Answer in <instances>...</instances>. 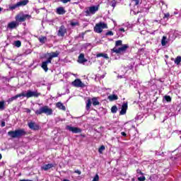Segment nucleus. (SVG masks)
<instances>
[{
    "label": "nucleus",
    "instance_id": "nucleus-26",
    "mask_svg": "<svg viewBox=\"0 0 181 181\" xmlns=\"http://www.w3.org/2000/svg\"><path fill=\"white\" fill-rule=\"evenodd\" d=\"M166 36H163L162 40H161V45L162 46H166V43H168V41H166Z\"/></svg>",
    "mask_w": 181,
    "mask_h": 181
},
{
    "label": "nucleus",
    "instance_id": "nucleus-3",
    "mask_svg": "<svg viewBox=\"0 0 181 181\" xmlns=\"http://www.w3.org/2000/svg\"><path fill=\"white\" fill-rule=\"evenodd\" d=\"M100 9V6H91L85 8L84 13L86 16H91L92 15H95V13L98 12Z\"/></svg>",
    "mask_w": 181,
    "mask_h": 181
},
{
    "label": "nucleus",
    "instance_id": "nucleus-21",
    "mask_svg": "<svg viewBox=\"0 0 181 181\" xmlns=\"http://www.w3.org/2000/svg\"><path fill=\"white\" fill-rule=\"evenodd\" d=\"M57 108H59V110H62V111H66V106L63 105V103L59 102L56 104Z\"/></svg>",
    "mask_w": 181,
    "mask_h": 181
},
{
    "label": "nucleus",
    "instance_id": "nucleus-30",
    "mask_svg": "<svg viewBox=\"0 0 181 181\" xmlns=\"http://www.w3.org/2000/svg\"><path fill=\"white\" fill-rule=\"evenodd\" d=\"M90 107H91V100L88 99L86 103V110H90Z\"/></svg>",
    "mask_w": 181,
    "mask_h": 181
},
{
    "label": "nucleus",
    "instance_id": "nucleus-50",
    "mask_svg": "<svg viewBox=\"0 0 181 181\" xmlns=\"http://www.w3.org/2000/svg\"><path fill=\"white\" fill-rule=\"evenodd\" d=\"M27 112H30V109H28V110H27Z\"/></svg>",
    "mask_w": 181,
    "mask_h": 181
},
{
    "label": "nucleus",
    "instance_id": "nucleus-12",
    "mask_svg": "<svg viewBox=\"0 0 181 181\" xmlns=\"http://www.w3.org/2000/svg\"><path fill=\"white\" fill-rule=\"evenodd\" d=\"M19 26V23L17 21H12L11 23H8L7 25L8 29H16Z\"/></svg>",
    "mask_w": 181,
    "mask_h": 181
},
{
    "label": "nucleus",
    "instance_id": "nucleus-19",
    "mask_svg": "<svg viewBox=\"0 0 181 181\" xmlns=\"http://www.w3.org/2000/svg\"><path fill=\"white\" fill-rule=\"evenodd\" d=\"M78 62L81 64L86 63L87 62V59L84 58V54H80Z\"/></svg>",
    "mask_w": 181,
    "mask_h": 181
},
{
    "label": "nucleus",
    "instance_id": "nucleus-31",
    "mask_svg": "<svg viewBox=\"0 0 181 181\" xmlns=\"http://www.w3.org/2000/svg\"><path fill=\"white\" fill-rule=\"evenodd\" d=\"M117 111H118V107H117V106H112L111 108V112H112V114H115L117 113Z\"/></svg>",
    "mask_w": 181,
    "mask_h": 181
},
{
    "label": "nucleus",
    "instance_id": "nucleus-7",
    "mask_svg": "<svg viewBox=\"0 0 181 181\" xmlns=\"http://www.w3.org/2000/svg\"><path fill=\"white\" fill-rule=\"evenodd\" d=\"M32 16L29 14L20 13L16 16V21L17 22H25L26 19H30Z\"/></svg>",
    "mask_w": 181,
    "mask_h": 181
},
{
    "label": "nucleus",
    "instance_id": "nucleus-49",
    "mask_svg": "<svg viewBox=\"0 0 181 181\" xmlns=\"http://www.w3.org/2000/svg\"><path fill=\"white\" fill-rule=\"evenodd\" d=\"M3 10H4V8H2L1 7H0V12H2Z\"/></svg>",
    "mask_w": 181,
    "mask_h": 181
},
{
    "label": "nucleus",
    "instance_id": "nucleus-37",
    "mask_svg": "<svg viewBox=\"0 0 181 181\" xmlns=\"http://www.w3.org/2000/svg\"><path fill=\"white\" fill-rule=\"evenodd\" d=\"M106 36H114V33H112V31H107L106 33Z\"/></svg>",
    "mask_w": 181,
    "mask_h": 181
},
{
    "label": "nucleus",
    "instance_id": "nucleus-28",
    "mask_svg": "<svg viewBox=\"0 0 181 181\" xmlns=\"http://www.w3.org/2000/svg\"><path fill=\"white\" fill-rule=\"evenodd\" d=\"M174 62L175 64H180L181 57L180 56L177 57L176 59L174 60Z\"/></svg>",
    "mask_w": 181,
    "mask_h": 181
},
{
    "label": "nucleus",
    "instance_id": "nucleus-13",
    "mask_svg": "<svg viewBox=\"0 0 181 181\" xmlns=\"http://www.w3.org/2000/svg\"><path fill=\"white\" fill-rule=\"evenodd\" d=\"M28 125L30 129H32L33 131H37L39 129V125L33 122H28Z\"/></svg>",
    "mask_w": 181,
    "mask_h": 181
},
{
    "label": "nucleus",
    "instance_id": "nucleus-17",
    "mask_svg": "<svg viewBox=\"0 0 181 181\" xmlns=\"http://www.w3.org/2000/svg\"><path fill=\"white\" fill-rule=\"evenodd\" d=\"M59 53L58 51L55 52H51L48 54V59H49L51 62L52 60L54 59V57H58Z\"/></svg>",
    "mask_w": 181,
    "mask_h": 181
},
{
    "label": "nucleus",
    "instance_id": "nucleus-27",
    "mask_svg": "<svg viewBox=\"0 0 181 181\" xmlns=\"http://www.w3.org/2000/svg\"><path fill=\"white\" fill-rule=\"evenodd\" d=\"M14 46H16V47H21V46H22V42L21 40H16L14 42Z\"/></svg>",
    "mask_w": 181,
    "mask_h": 181
},
{
    "label": "nucleus",
    "instance_id": "nucleus-1",
    "mask_svg": "<svg viewBox=\"0 0 181 181\" xmlns=\"http://www.w3.org/2000/svg\"><path fill=\"white\" fill-rule=\"evenodd\" d=\"M35 115H42V114H45V115H53V109L50 108L47 105L40 107L38 110H35Z\"/></svg>",
    "mask_w": 181,
    "mask_h": 181
},
{
    "label": "nucleus",
    "instance_id": "nucleus-14",
    "mask_svg": "<svg viewBox=\"0 0 181 181\" xmlns=\"http://www.w3.org/2000/svg\"><path fill=\"white\" fill-rule=\"evenodd\" d=\"M50 63H52V61L47 59V60L42 63V69H43L45 71H47V70H49V68H47V64H50Z\"/></svg>",
    "mask_w": 181,
    "mask_h": 181
},
{
    "label": "nucleus",
    "instance_id": "nucleus-42",
    "mask_svg": "<svg viewBox=\"0 0 181 181\" xmlns=\"http://www.w3.org/2000/svg\"><path fill=\"white\" fill-rule=\"evenodd\" d=\"M77 25H78V23H77V22H72V23H71V26H77Z\"/></svg>",
    "mask_w": 181,
    "mask_h": 181
},
{
    "label": "nucleus",
    "instance_id": "nucleus-11",
    "mask_svg": "<svg viewBox=\"0 0 181 181\" xmlns=\"http://www.w3.org/2000/svg\"><path fill=\"white\" fill-rule=\"evenodd\" d=\"M67 33V29L64 25H61L59 28L57 36H59L61 37H64V35Z\"/></svg>",
    "mask_w": 181,
    "mask_h": 181
},
{
    "label": "nucleus",
    "instance_id": "nucleus-5",
    "mask_svg": "<svg viewBox=\"0 0 181 181\" xmlns=\"http://www.w3.org/2000/svg\"><path fill=\"white\" fill-rule=\"evenodd\" d=\"M29 1L28 0H23L21 1H18L16 4L9 5L8 8L11 11H13L16 9V8H19V6H25V5H28Z\"/></svg>",
    "mask_w": 181,
    "mask_h": 181
},
{
    "label": "nucleus",
    "instance_id": "nucleus-52",
    "mask_svg": "<svg viewBox=\"0 0 181 181\" xmlns=\"http://www.w3.org/2000/svg\"><path fill=\"white\" fill-rule=\"evenodd\" d=\"M172 60H175L174 59H172Z\"/></svg>",
    "mask_w": 181,
    "mask_h": 181
},
{
    "label": "nucleus",
    "instance_id": "nucleus-25",
    "mask_svg": "<svg viewBox=\"0 0 181 181\" xmlns=\"http://www.w3.org/2000/svg\"><path fill=\"white\" fill-rule=\"evenodd\" d=\"M96 57H104V59H108V54L99 53V54H97Z\"/></svg>",
    "mask_w": 181,
    "mask_h": 181
},
{
    "label": "nucleus",
    "instance_id": "nucleus-48",
    "mask_svg": "<svg viewBox=\"0 0 181 181\" xmlns=\"http://www.w3.org/2000/svg\"><path fill=\"white\" fill-rule=\"evenodd\" d=\"M137 173H140V175H144V173L141 172V170H137Z\"/></svg>",
    "mask_w": 181,
    "mask_h": 181
},
{
    "label": "nucleus",
    "instance_id": "nucleus-9",
    "mask_svg": "<svg viewBox=\"0 0 181 181\" xmlns=\"http://www.w3.org/2000/svg\"><path fill=\"white\" fill-rule=\"evenodd\" d=\"M66 129H67V131H69V132H72L73 134H80L81 132V129L78 127H71L70 125H67L66 127Z\"/></svg>",
    "mask_w": 181,
    "mask_h": 181
},
{
    "label": "nucleus",
    "instance_id": "nucleus-46",
    "mask_svg": "<svg viewBox=\"0 0 181 181\" xmlns=\"http://www.w3.org/2000/svg\"><path fill=\"white\" fill-rule=\"evenodd\" d=\"M1 127H5V122H1Z\"/></svg>",
    "mask_w": 181,
    "mask_h": 181
},
{
    "label": "nucleus",
    "instance_id": "nucleus-8",
    "mask_svg": "<svg viewBox=\"0 0 181 181\" xmlns=\"http://www.w3.org/2000/svg\"><path fill=\"white\" fill-rule=\"evenodd\" d=\"M23 97H26L27 98H30V97H39L40 93H37V91H32L28 90L26 93H22Z\"/></svg>",
    "mask_w": 181,
    "mask_h": 181
},
{
    "label": "nucleus",
    "instance_id": "nucleus-33",
    "mask_svg": "<svg viewBox=\"0 0 181 181\" xmlns=\"http://www.w3.org/2000/svg\"><path fill=\"white\" fill-rule=\"evenodd\" d=\"M117 46H122V40H117L115 42V47H117Z\"/></svg>",
    "mask_w": 181,
    "mask_h": 181
},
{
    "label": "nucleus",
    "instance_id": "nucleus-15",
    "mask_svg": "<svg viewBox=\"0 0 181 181\" xmlns=\"http://www.w3.org/2000/svg\"><path fill=\"white\" fill-rule=\"evenodd\" d=\"M128 110V103H123L122 105V110L120 111V115H125L127 110Z\"/></svg>",
    "mask_w": 181,
    "mask_h": 181
},
{
    "label": "nucleus",
    "instance_id": "nucleus-39",
    "mask_svg": "<svg viewBox=\"0 0 181 181\" xmlns=\"http://www.w3.org/2000/svg\"><path fill=\"white\" fill-rule=\"evenodd\" d=\"M169 16H170V14H169V13H167L165 14H164V17H163V19H169Z\"/></svg>",
    "mask_w": 181,
    "mask_h": 181
},
{
    "label": "nucleus",
    "instance_id": "nucleus-32",
    "mask_svg": "<svg viewBox=\"0 0 181 181\" xmlns=\"http://www.w3.org/2000/svg\"><path fill=\"white\" fill-rule=\"evenodd\" d=\"M110 6H112V8H115V6H117V0H112L110 2Z\"/></svg>",
    "mask_w": 181,
    "mask_h": 181
},
{
    "label": "nucleus",
    "instance_id": "nucleus-43",
    "mask_svg": "<svg viewBox=\"0 0 181 181\" xmlns=\"http://www.w3.org/2000/svg\"><path fill=\"white\" fill-rule=\"evenodd\" d=\"M135 2V5H139V0H133Z\"/></svg>",
    "mask_w": 181,
    "mask_h": 181
},
{
    "label": "nucleus",
    "instance_id": "nucleus-47",
    "mask_svg": "<svg viewBox=\"0 0 181 181\" xmlns=\"http://www.w3.org/2000/svg\"><path fill=\"white\" fill-rule=\"evenodd\" d=\"M119 32H125V30L124 28H119Z\"/></svg>",
    "mask_w": 181,
    "mask_h": 181
},
{
    "label": "nucleus",
    "instance_id": "nucleus-34",
    "mask_svg": "<svg viewBox=\"0 0 181 181\" xmlns=\"http://www.w3.org/2000/svg\"><path fill=\"white\" fill-rule=\"evenodd\" d=\"M105 146H101L98 149V152L99 153H103V151H105Z\"/></svg>",
    "mask_w": 181,
    "mask_h": 181
},
{
    "label": "nucleus",
    "instance_id": "nucleus-23",
    "mask_svg": "<svg viewBox=\"0 0 181 181\" xmlns=\"http://www.w3.org/2000/svg\"><path fill=\"white\" fill-rule=\"evenodd\" d=\"M38 40L40 43L43 45L46 43V42H47V37L42 36L38 38Z\"/></svg>",
    "mask_w": 181,
    "mask_h": 181
},
{
    "label": "nucleus",
    "instance_id": "nucleus-40",
    "mask_svg": "<svg viewBox=\"0 0 181 181\" xmlns=\"http://www.w3.org/2000/svg\"><path fill=\"white\" fill-rule=\"evenodd\" d=\"M24 53L25 54H30V53H32V50L27 49Z\"/></svg>",
    "mask_w": 181,
    "mask_h": 181
},
{
    "label": "nucleus",
    "instance_id": "nucleus-38",
    "mask_svg": "<svg viewBox=\"0 0 181 181\" xmlns=\"http://www.w3.org/2000/svg\"><path fill=\"white\" fill-rule=\"evenodd\" d=\"M138 180L139 181H145V180H146V178L145 177V176H141V177H138Z\"/></svg>",
    "mask_w": 181,
    "mask_h": 181
},
{
    "label": "nucleus",
    "instance_id": "nucleus-18",
    "mask_svg": "<svg viewBox=\"0 0 181 181\" xmlns=\"http://www.w3.org/2000/svg\"><path fill=\"white\" fill-rule=\"evenodd\" d=\"M19 97H23V93H20V94H18L15 96L10 98L8 100V103H12V101H15V100H18V98H19Z\"/></svg>",
    "mask_w": 181,
    "mask_h": 181
},
{
    "label": "nucleus",
    "instance_id": "nucleus-29",
    "mask_svg": "<svg viewBox=\"0 0 181 181\" xmlns=\"http://www.w3.org/2000/svg\"><path fill=\"white\" fill-rule=\"evenodd\" d=\"M5 110V102L0 101V111H4Z\"/></svg>",
    "mask_w": 181,
    "mask_h": 181
},
{
    "label": "nucleus",
    "instance_id": "nucleus-10",
    "mask_svg": "<svg viewBox=\"0 0 181 181\" xmlns=\"http://www.w3.org/2000/svg\"><path fill=\"white\" fill-rule=\"evenodd\" d=\"M72 86H74V87H77V88H84V87H86V85L81 81V79H75L73 82H72Z\"/></svg>",
    "mask_w": 181,
    "mask_h": 181
},
{
    "label": "nucleus",
    "instance_id": "nucleus-35",
    "mask_svg": "<svg viewBox=\"0 0 181 181\" xmlns=\"http://www.w3.org/2000/svg\"><path fill=\"white\" fill-rule=\"evenodd\" d=\"M165 101H167L168 103H170V101H172V98H170V96L169 95H165Z\"/></svg>",
    "mask_w": 181,
    "mask_h": 181
},
{
    "label": "nucleus",
    "instance_id": "nucleus-16",
    "mask_svg": "<svg viewBox=\"0 0 181 181\" xmlns=\"http://www.w3.org/2000/svg\"><path fill=\"white\" fill-rule=\"evenodd\" d=\"M56 13H57V15H64V13H66V10L64 9V7H58L56 9Z\"/></svg>",
    "mask_w": 181,
    "mask_h": 181
},
{
    "label": "nucleus",
    "instance_id": "nucleus-24",
    "mask_svg": "<svg viewBox=\"0 0 181 181\" xmlns=\"http://www.w3.org/2000/svg\"><path fill=\"white\" fill-rule=\"evenodd\" d=\"M92 104L94 106L100 105V102H98V100L97 99V98H92Z\"/></svg>",
    "mask_w": 181,
    "mask_h": 181
},
{
    "label": "nucleus",
    "instance_id": "nucleus-44",
    "mask_svg": "<svg viewBox=\"0 0 181 181\" xmlns=\"http://www.w3.org/2000/svg\"><path fill=\"white\" fill-rule=\"evenodd\" d=\"M74 173H77L78 175H81V171H80V170H75Z\"/></svg>",
    "mask_w": 181,
    "mask_h": 181
},
{
    "label": "nucleus",
    "instance_id": "nucleus-2",
    "mask_svg": "<svg viewBox=\"0 0 181 181\" xmlns=\"http://www.w3.org/2000/svg\"><path fill=\"white\" fill-rule=\"evenodd\" d=\"M8 136L11 138H21V136H25L26 135V131L23 129H16L15 131H10L8 132Z\"/></svg>",
    "mask_w": 181,
    "mask_h": 181
},
{
    "label": "nucleus",
    "instance_id": "nucleus-41",
    "mask_svg": "<svg viewBox=\"0 0 181 181\" xmlns=\"http://www.w3.org/2000/svg\"><path fill=\"white\" fill-rule=\"evenodd\" d=\"M62 4H67V2H70L71 0H60Z\"/></svg>",
    "mask_w": 181,
    "mask_h": 181
},
{
    "label": "nucleus",
    "instance_id": "nucleus-45",
    "mask_svg": "<svg viewBox=\"0 0 181 181\" xmlns=\"http://www.w3.org/2000/svg\"><path fill=\"white\" fill-rule=\"evenodd\" d=\"M121 135H122V136H127V133L122 132H121Z\"/></svg>",
    "mask_w": 181,
    "mask_h": 181
},
{
    "label": "nucleus",
    "instance_id": "nucleus-22",
    "mask_svg": "<svg viewBox=\"0 0 181 181\" xmlns=\"http://www.w3.org/2000/svg\"><path fill=\"white\" fill-rule=\"evenodd\" d=\"M108 100H110V101H115L118 100V96L115 94L110 95L108 96Z\"/></svg>",
    "mask_w": 181,
    "mask_h": 181
},
{
    "label": "nucleus",
    "instance_id": "nucleus-4",
    "mask_svg": "<svg viewBox=\"0 0 181 181\" xmlns=\"http://www.w3.org/2000/svg\"><path fill=\"white\" fill-rule=\"evenodd\" d=\"M103 29H108V25L105 23L100 22L94 27V32L96 33H101L103 32Z\"/></svg>",
    "mask_w": 181,
    "mask_h": 181
},
{
    "label": "nucleus",
    "instance_id": "nucleus-51",
    "mask_svg": "<svg viewBox=\"0 0 181 181\" xmlns=\"http://www.w3.org/2000/svg\"><path fill=\"white\" fill-rule=\"evenodd\" d=\"M0 159H2V154L0 153Z\"/></svg>",
    "mask_w": 181,
    "mask_h": 181
},
{
    "label": "nucleus",
    "instance_id": "nucleus-36",
    "mask_svg": "<svg viewBox=\"0 0 181 181\" xmlns=\"http://www.w3.org/2000/svg\"><path fill=\"white\" fill-rule=\"evenodd\" d=\"M98 180H100V176H98V174H96L92 181H98Z\"/></svg>",
    "mask_w": 181,
    "mask_h": 181
},
{
    "label": "nucleus",
    "instance_id": "nucleus-6",
    "mask_svg": "<svg viewBox=\"0 0 181 181\" xmlns=\"http://www.w3.org/2000/svg\"><path fill=\"white\" fill-rule=\"evenodd\" d=\"M128 47H129V46H128V45H124L119 48L114 47L112 49V52L113 53H117V54H121L122 53H125V52H127V49H128Z\"/></svg>",
    "mask_w": 181,
    "mask_h": 181
},
{
    "label": "nucleus",
    "instance_id": "nucleus-20",
    "mask_svg": "<svg viewBox=\"0 0 181 181\" xmlns=\"http://www.w3.org/2000/svg\"><path fill=\"white\" fill-rule=\"evenodd\" d=\"M52 168H54V164H46L44 166L42 167V169H43V170H49V169H52Z\"/></svg>",
    "mask_w": 181,
    "mask_h": 181
}]
</instances>
